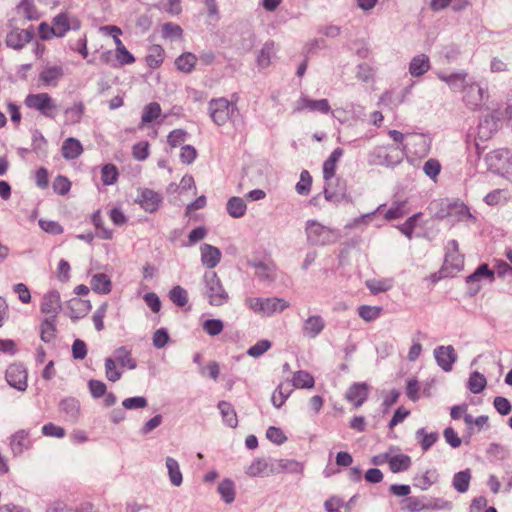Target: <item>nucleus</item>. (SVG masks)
Wrapping results in <instances>:
<instances>
[{
    "label": "nucleus",
    "mask_w": 512,
    "mask_h": 512,
    "mask_svg": "<svg viewBox=\"0 0 512 512\" xmlns=\"http://www.w3.org/2000/svg\"><path fill=\"white\" fill-rule=\"evenodd\" d=\"M313 376L306 371H298L294 374L293 385L296 388H313L314 387Z\"/></svg>",
    "instance_id": "8fccbe9b"
},
{
    "label": "nucleus",
    "mask_w": 512,
    "mask_h": 512,
    "mask_svg": "<svg viewBox=\"0 0 512 512\" xmlns=\"http://www.w3.org/2000/svg\"><path fill=\"white\" fill-rule=\"evenodd\" d=\"M40 310L43 314L50 317H57L61 310V298L57 291L46 293L41 302Z\"/></svg>",
    "instance_id": "f8f14e48"
},
{
    "label": "nucleus",
    "mask_w": 512,
    "mask_h": 512,
    "mask_svg": "<svg viewBox=\"0 0 512 512\" xmlns=\"http://www.w3.org/2000/svg\"><path fill=\"white\" fill-rule=\"evenodd\" d=\"M187 133L182 129H175L168 135L167 141L171 147H177L185 142Z\"/></svg>",
    "instance_id": "0e129e2a"
},
{
    "label": "nucleus",
    "mask_w": 512,
    "mask_h": 512,
    "mask_svg": "<svg viewBox=\"0 0 512 512\" xmlns=\"http://www.w3.org/2000/svg\"><path fill=\"white\" fill-rule=\"evenodd\" d=\"M437 364L444 370L450 371L457 359L454 348L451 345L439 346L434 350Z\"/></svg>",
    "instance_id": "4468645a"
},
{
    "label": "nucleus",
    "mask_w": 512,
    "mask_h": 512,
    "mask_svg": "<svg viewBox=\"0 0 512 512\" xmlns=\"http://www.w3.org/2000/svg\"><path fill=\"white\" fill-rule=\"evenodd\" d=\"M118 169L113 164H106L101 169V180L106 186L113 185L118 180Z\"/></svg>",
    "instance_id": "de8ad7c7"
},
{
    "label": "nucleus",
    "mask_w": 512,
    "mask_h": 512,
    "mask_svg": "<svg viewBox=\"0 0 512 512\" xmlns=\"http://www.w3.org/2000/svg\"><path fill=\"white\" fill-rule=\"evenodd\" d=\"M486 385L487 380L483 374L475 371L470 375L468 380V388L472 393H481L485 389Z\"/></svg>",
    "instance_id": "a18cd8bd"
},
{
    "label": "nucleus",
    "mask_w": 512,
    "mask_h": 512,
    "mask_svg": "<svg viewBox=\"0 0 512 512\" xmlns=\"http://www.w3.org/2000/svg\"><path fill=\"white\" fill-rule=\"evenodd\" d=\"M196 62L197 58L194 54L184 53L176 59L175 64L181 72L190 73L194 69Z\"/></svg>",
    "instance_id": "37998d69"
},
{
    "label": "nucleus",
    "mask_w": 512,
    "mask_h": 512,
    "mask_svg": "<svg viewBox=\"0 0 512 512\" xmlns=\"http://www.w3.org/2000/svg\"><path fill=\"white\" fill-rule=\"evenodd\" d=\"M10 444L14 454H21L30 444L28 433L25 431L16 432L12 436Z\"/></svg>",
    "instance_id": "e433bc0d"
},
{
    "label": "nucleus",
    "mask_w": 512,
    "mask_h": 512,
    "mask_svg": "<svg viewBox=\"0 0 512 512\" xmlns=\"http://www.w3.org/2000/svg\"><path fill=\"white\" fill-rule=\"evenodd\" d=\"M24 104L27 108L38 111L47 118H55L58 110L55 100L46 92L28 94Z\"/></svg>",
    "instance_id": "7ed1b4c3"
},
{
    "label": "nucleus",
    "mask_w": 512,
    "mask_h": 512,
    "mask_svg": "<svg viewBox=\"0 0 512 512\" xmlns=\"http://www.w3.org/2000/svg\"><path fill=\"white\" fill-rule=\"evenodd\" d=\"M470 480L471 474L469 470L460 471L453 477V486L458 492L464 493L469 488Z\"/></svg>",
    "instance_id": "49530a36"
},
{
    "label": "nucleus",
    "mask_w": 512,
    "mask_h": 512,
    "mask_svg": "<svg viewBox=\"0 0 512 512\" xmlns=\"http://www.w3.org/2000/svg\"><path fill=\"white\" fill-rule=\"evenodd\" d=\"M430 69V61L427 55L421 54L415 56L409 65V72L414 77L425 74Z\"/></svg>",
    "instance_id": "b1692460"
},
{
    "label": "nucleus",
    "mask_w": 512,
    "mask_h": 512,
    "mask_svg": "<svg viewBox=\"0 0 512 512\" xmlns=\"http://www.w3.org/2000/svg\"><path fill=\"white\" fill-rule=\"evenodd\" d=\"M161 112L162 109L159 103L151 102L147 104L143 109L140 127H144L156 120L161 115Z\"/></svg>",
    "instance_id": "72a5a7b5"
},
{
    "label": "nucleus",
    "mask_w": 512,
    "mask_h": 512,
    "mask_svg": "<svg viewBox=\"0 0 512 512\" xmlns=\"http://www.w3.org/2000/svg\"><path fill=\"white\" fill-rule=\"evenodd\" d=\"M17 12L27 20H38L40 17L34 0H22L17 5Z\"/></svg>",
    "instance_id": "2f4dec72"
},
{
    "label": "nucleus",
    "mask_w": 512,
    "mask_h": 512,
    "mask_svg": "<svg viewBox=\"0 0 512 512\" xmlns=\"http://www.w3.org/2000/svg\"><path fill=\"white\" fill-rule=\"evenodd\" d=\"M218 492L225 503H232L235 499V485L230 479H224L218 485Z\"/></svg>",
    "instance_id": "c03bdc74"
},
{
    "label": "nucleus",
    "mask_w": 512,
    "mask_h": 512,
    "mask_svg": "<svg viewBox=\"0 0 512 512\" xmlns=\"http://www.w3.org/2000/svg\"><path fill=\"white\" fill-rule=\"evenodd\" d=\"M105 376L111 382H116L122 377V372L117 369L116 361L113 358L105 359Z\"/></svg>",
    "instance_id": "603ef678"
},
{
    "label": "nucleus",
    "mask_w": 512,
    "mask_h": 512,
    "mask_svg": "<svg viewBox=\"0 0 512 512\" xmlns=\"http://www.w3.org/2000/svg\"><path fill=\"white\" fill-rule=\"evenodd\" d=\"M245 303L253 312L264 316H271L289 307V302L278 297H249L245 300Z\"/></svg>",
    "instance_id": "f03ea898"
},
{
    "label": "nucleus",
    "mask_w": 512,
    "mask_h": 512,
    "mask_svg": "<svg viewBox=\"0 0 512 512\" xmlns=\"http://www.w3.org/2000/svg\"><path fill=\"white\" fill-rule=\"evenodd\" d=\"M297 111L309 110L312 112H320L328 114L331 112V107L327 99L313 100L307 97H301L297 101Z\"/></svg>",
    "instance_id": "f3484780"
},
{
    "label": "nucleus",
    "mask_w": 512,
    "mask_h": 512,
    "mask_svg": "<svg viewBox=\"0 0 512 512\" xmlns=\"http://www.w3.org/2000/svg\"><path fill=\"white\" fill-rule=\"evenodd\" d=\"M228 214L233 218H241L246 213V203L244 199L240 197H231L226 205Z\"/></svg>",
    "instance_id": "f704fd0d"
},
{
    "label": "nucleus",
    "mask_w": 512,
    "mask_h": 512,
    "mask_svg": "<svg viewBox=\"0 0 512 512\" xmlns=\"http://www.w3.org/2000/svg\"><path fill=\"white\" fill-rule=\"evenodd\" d=\"M165 58V51L160 45H151L148 48V53L146 55L145 61L148 67L152 69L159 68Z\"/></svg>",
    "instance_id": "393cba45"
},
{
    "label": "nucleus",
    "mask_w": 512,
    "mask_h": 512,
    "mask_svg": "<svg viewBox=\"0 0 512 512\" xmlns=\"http://www.w3.org/2000/svg\"><path fill=\"white\" fill-rule=\"evenodd\" d=\"M464 266V256L459 251V244L456 240L448 241L446 245V254L442 271L445 276H453L462 270Z\"/></svg>",
    "instance_id": "39448f33"
},
{
    "label": "nucleus",
    "mask_w": 512,
    "mask_h": 512,
    "mask_svg": "<svg viewBox=\"0 0 512 512\" xmlns=\"http://www.w3.org/2000/svg\"><path fill=\"white\" fill-rule=\"evenodd\" d=\"M224 328V324L219 319H209L203 323V330L210 336L219 335Z\"/></svg>",
    "instance_id": "4d7b16f0"
},
{
    "label": "nucleus",
    "mask_w": 512,
    "mask_h": 512,
    "mask_svg": "<svg viewBox=\"0 0 512 512\" xmlns=\"http://www.w3.org/2000/svg\"><path fill=\"white\" fill-rule=\"evenodd\" d=\"M88 388L94 398H100L106 394V384L100 380L92 379L88 382Z\"/></svg>",
    "instance_id": "e2e57ef3"
},
{
    "label": "nucleus",
    "mask_w": 512,
    "mask_h": 512,
    "mask_svg": "<svg viewBox=\"0 0 512 512\" xmlns=\"http://www.w3.org/2000/svg\"><path fill=\"white\" fill-rule=\"evenodd\" d=\"M62 75L63 70L60 66H49L40 73L39 78L46 85H55Z\"/></svg>",
    "instance_id": "c9c22d12"
},
{
    "label": "nucleus",
    "mask_w": 512,
    "mask_h": 512,
    "mask_svg": "<svg viewBox=\"0 0 512 512\" xmlns=\"http://www.w3.org/2000/svg\"><path fill=\"white\" fill-rule=\"evenodd\" d=\"M415 436L424 452L429 450L439 439L437 432H427L425 428L418 429Z\"/></svg>",
    "instance_id": "473e14b6"
},
{
    "label": "nucleus",
    "mask_w": 512,
    "mask_h": 512,
    "mask_svg": "<svg viewBox=\"0 0 512 512\" xmlns=\"http://www.w3.org/2000/svg\"><path fill=\"white\" fill-rule=\"evenodd\" d=\"M407 201H395L392 206L384 213V219L392 221L400 219L407 214L406 209Z\"/></svg>",
    "instance_id": "a19ab883"
},
{
    "label": "nucleus",
    "mask_w": 512,
    "mask_h": 512,
    "mask_svg": "<svg viewBox=\"0 0 512 512\" xmlns=\"http://www.w3.org/2000/svg\"><path fill=\"white\" fill-rule=\"evenodd\" d=\"M366 286L372 294L377 295L390 290L393 287V279L384 278L367 280Z\"/></svg>",
    "instance_id": "58836bf2"
},
{
    "label": "nucleus",
    "mask_w": 512,
    "mask_h": 512,
    "mask_svg": "<svg viewBox=\"0 0 512 512\" xmlns=\"http://www.w3.org/2000/svg\"><path fill=\"white\" fill-rule=\"evenodd\" d=\"M438 477L439 475L435 469L426 470L423 474L415 478V486L422 490H427L438 481Z\"/></svg>",
    "instance_id": "ea45409f"
},
{
    "label": "nucleus",
    "mask_w": 512,
    "mask_h": 512,
    "mask_svg": "<svg viewBox=\"0 0 512 512\" xmlns=\"http://www.w3.org/2000/svg\"><path fill=\"white\" fill-rule=\"evenodd\" d=\"M133 157L138 161L145 160L149 155V143L139 142L133 146Z\"/></svg>",
    "instance_id": "338daca9"
},
{
    "label": "nucleus",
    "mask_w": 512,
    "mask_h": 512,
    "mask_svg": "<svg viewBox=\"0 0 512 512\" xmlns=\"http://www.w3.org/2000/svg\"><path fill=\"white\" fill-rule=\"evenodd\" d=\"M400 508L403 512H419L429 509L430 506L424 503L422 498L410 496L400 502Z\"/></svg>",
    "instance_id": "c756f323"
},
{
    "label": "nucleus",
    "mask_w": 512,
    "mask_h": 512,
    "mask_svg": "<svg viewBox=\"0 0 512 512\" xmlns=\"http://www.w3.org/2000/svg\"><path fill=\"white\" fill-rule=\"evenodd\" d=\"M312 177L307 170H303L300 174V180L296 184V191L300 195H308L311 190Z\"/></svg>",
    "instance_id": "864d4df0"
},
{
    "label": "nucleus",
    "mask_w": 512,
    "mask_h": 512,
    "mask_svg": "<svg viewBox=\"0 0 512 512\" xmlns=\"http://www.w3.org/2000/svg\"><path fill=\"white\" fill-rule=\"evenodd\" d=\"M504 201H506V191L502 189H496L485 197V202L491 206L498 205Z\"/></svg>",
    "instance_id": "69168bd1"
},
{
    "label": "nucleus",
    "mask_w": 512,
    "mask_h": 512,
    "mask_svg": "<svg viewBox=\"0 0 512 512\" xmlns=\"http://www.w3.org/2000/svg\"><path fill=\"white\" fill-rule=\"evenodd\" d=\"M38 223L43 231L52 235H59L64 231L62 225L57 221L40 219Z\"/></svg>",
    "instance_id": "6e6d98bb"
},
{
    "label": "nucleus",
    "mask_w": 512,
    "mask_h": 512,
    "mask_svg": "<svg viewBox=\"0 0 512 512\" xmlns=\"http://www.w3.org/2000/svg\"><path fill=\"white\" fill-rule=\"evenodd\" d=\"M382 311L380 306L361 305L357 308L359 317L366 322L375 321L380 317Z\"/></svg>",
    "instance_id": "79ce46f5"
},
{
    "label": "nucleus",
    "mask_w": 512,
    "mask_h": 512,
    "mask_svg": "<svg viewBox=\"0 0 512 512\" xmlns=\"http://www.w3.org/2000/svg\"><path fill=\"white\" fill-rule=\"evenodd\" d=\"M182 28L174 23H166L162 27V34L164 38L178 39L182 36Z\"/></svg>",
    "instance_id": "680f3d73"
},
{
    "label": "nucleus",
    "mask_w": 512,
    "mask_h": 512,
    "mask_svg": "<svg viewBox=\"0 0 512 512\" xmlns=\"http://www.w3.org/2000/svg\"><path fill=\"white\" fill-rule=\"evenodd\" d=\"M271 347V342L268 340H260L253 346H251L247 353L249 356L257 358L268 351Z\"/></svg>",
    "instance_id": "052dcab7"
},
{
    "label": "nucleus",
    "mask_w": 512,
    "mask_h": 512,
    "mask_svg": "<svg viewBox=\"0 0 512 512\" xmlns=\"http://www.w3.org/2000/svg\"><path fill=\"white\" fill-rule=\"evenodd\" d=\"M412 160L425 157L430 151V141L424 134H407V141L402 147H397Z\"/></svg>",
    "instance_id": "20e7f679"
},
{
    "label": "nucleus",
    "mask_w": 512,
    "mask_h": 512,
    "mask_svg": "<svg viewBox=\"0 0 512 512\" xmlns=\"http://www.w3.org/2000/svg\"><path fill=\"white\" fill-rule=\"evenodd\" d=\"M163 197L160 193L149 189V188H140L138 190L136 202L143 208L146 212L153 213L157 211L162 204Z\"/></svg>",
    "instance_id": "9d476101"
},
{
    "label": "nucleus",
    "mask_w": 512,
    "mask_h": 512,
    "mask_svg": "<svg viewBox=\"0 0 512 512\" xmlns=\"http://www.w3.org/2000/svg\"><path fill=\"white\" fill-rule=\"evenodd\" d=\"M291 393V389H289L288 385L286 386L284 383L278 385L276 390L273 392L271 397V402L276 408H280Z\"/></svg>",
    "instance_id": "09e8293b"
},
{
    "label": "nucleus",
    "mask_w": 512,
    "mask_h": 512,
    "mask_svg": "<svg viewBox=\"0 0 512 512\" xmlns=\"http://www.w3.org/2000/svg\"><path fill=\"white\" fill-rule=\"evenodd\" d=\"M32 38V29L14 28L6 35L5 43L14 50H21Z\"/></svg>",
    "instance_id": "9b49d317"
},
{
    "label": "nucleus",
    "mask_w": 512,
    "mask_h": 512,
    "mask_svg": "<svg viewBox=\"0 0 512 512\" xmlns=\"http://www.w3.org/2000/svg\"><path fill=\"white\" fill-rule=\"evenodd\" d=\"M441 81L445 82L451 90L461 91L470 83L467 82V73H453L450 75L438 74Z\"/></svg>",
    "instance_id": "aec40b11"
},
{
    "label": "nucleus",
    "mask_w": 512,
    "mask_h": 512,
    "mask_svg": "<svg viewBox=\"0 0 512 512\" xmlns=\"http://www.w3.org/2000/svg\"><path fill=\"white\" fill-rule=\"evenodd\" d=\"M169 295L171 301L179 307H183L188 303V293L179 285L173 287Z\"/></svg>",
    "instance_id": "3c124183"
},
{
    "label": "nucleus",
    "mask_w": 512,
    "mask_h": 512,
    "mask_svg": "<svg viewBox=\"0 0 512 512\" xmlns=\"http://www.w3.org/2000/svg\"><path fill=\"white\" fill-rule=\"evenodd\" d=\"M234 109V105L226 98L212 99L209 103L210 116L217 125L226 124L232 116Z\"/></svg>",
    "instance_id": "423d86ee"
},
{
    "label": "nucleus",
    "mask_w": 512,
    "mask_h": 512,
    "mask_svg": "<svg viewBox=\"0 0 512 512\" xmlns=\"http://www.w3.org/2000/svg\"><path fill=\"white\" fill-rule=\"evenodd\" d=\"M204 294L211 306H222L229 301V294L225 290L220 278L214 271L204 274Z\"/></svg>",
    "instance_id": "f257e3e1"
},
{
    "label": "nucleus",
    "mask_w": 512,
    "mask_h": 512,
    "mask_svg": "<svg viewBox=\"0 0 512 512\" xmlns=\"http://www.w3.org/2000/svg\"><path fill=\"white\" fill-rule=\"evenodd\" d=\"M201 263L208 269L215 268L221 261V251L210 244L204 243L200 246Z\"/></svg>",
    "instance_id": "2eb2a0df"
},
{
    "label": "nucleus",
    "mask_w": 512,
    "mask_h": 512,
    "mask_svg": "<svg viewBox=\"0 0 512 512\" xmlns=\"http://www.w3.org/2000/svg\"><path fill=\"white\" fill-rule=\"evenodd\" d=\"M115 361H117L122 368L133 370L137 367L136 360L132 357V352L126 346H121L114 351Z\"/></svg>",
    "instance_id": "a878e982"
},
{
    "label": "nucleus",
    "mask_w": 512,
    "mask_h": 512,
    "mask_svg": "<svg viewBox=\"0 0 512 512\" xmlns=\"http://www.w3.org/2000/svg\"><path fill=\"white\" fill-rule=\"evenodd\" d=\"M71 181L63 175H58L53 181V190L59 195H66L71 189Z\"/></svg>",
    "instance_id": "5fc2aeb1"
},
{
    "label": "nucleus",
    "mask_w": 512,
    "mask_h": 512,
    "mask_svg": "<svg viewBox=\"0 0 512 512\" xmlns=\"http://www.w3.org/2000/svg\"><path fill=\"white\" fill-rule=\"evenodd\" d=\"M61 151L62 156L65 159L72 160L78 158L82 154L83 147L79 140L70 137L63 142Z\"/></svg>",
    "instance_id": "5701e85b"
},
{
    "label": "nucleus",
    "mask_w": 512,
    "mask_h": 512,
    "mask_svg": "<svg viewBox=\"0 0 512 512\" xmlns=\"http://www.w3.org/2000/svg\"><path fill=\"white\" fill-rule=\"evenodd\" d=\"M84 112V105L81 102L75 103L72 107L67 108L65 114L69 122L74 124L80 122Z\"/></svg>",
    "instance_id": "13d9d810"
},
{
    "label": "nucleus",
    "mask_w": 512,
    "mask_h": 512,
    "mask_svg": "<svg viewBox=\"0 0 512 512\" xmlns=\"http://www.w3.org/2000/svg\"><path fill=\"white\" fill-rule=\"evenodd\" d=\"M483 95V89L477 83L471 82L463 90V101L474 110L482 105Z\"/></svg>",
    "instance_id": "ddd939ff"
},
{
    "label": "nucleus",
    "mask_w": 512,
    "mask_h": 512,
    "mask_svg": "<svg viewBox=\"0 0 512 512\" xmlns=\"http://www.w3.org/2000/svg\"><path fill=\"white\" fill-rule=\"evenodd\" d=\"M166 468L171 484L176 487L180 486L183 481V476L178 461L172 457H167Z\"/></svg>",
    "instance_id": "7c9ffc66"
},
{
    "label": "nucleus",
    "mask_w": 512,
    "mask_h": 512,
    "mask_svg": "<svg viewBox=\"0 0 512 512\" xmlns=\"http://www.w3.org/2000/svg\"><path fill=\"white\" fill-rule=\"evenodd\" d=\"M325 328V321L319 315L309 316L303 323L302 332L303 335L314 339L316 338Z\"/></svg>",
    "instance_id": "a211bd4d"
},
{
    "label": "nucleus",
    "mask_w": 512,
    "mask_h": 512,
    "mask_svg": "<svg viewBox=\"0 0 512 512\" xmlns=\"http://www.w3.org/2000/svg\"><path fill=\"white\" fill-rule=\"evenodd\" d=\"M7 383L18 391H25L28 384L27 369L20 363H12L5 372Z\"/></svg>",
    "instance_id": "6e6552de"
},
{
    "label": "nucleus",
    "mask_w": 512,
    "mask_h": 512,
    "mask_svg": "<svg viewBox=\"0 0 512 512\" xmlns=\"http://www.w3.org/2000/svg\"><path fill=\"white\" fill-rule=\"evenodd\" d=\"M275 43L266 42L257 56V64L260 68H267L271 64V58L274 55Z\"/></svg>",
    "instance_id": "4c0bfd02"
},
{
    "label": "nucleus",
    "mask_w": 512,
    "mask_h": 512,
    "mask_svg": "<svg viewBox=\"0 0 512 512\" xmlns=\"http://www.w3.org/2000/svg\"><path fill=\"white\" fill-rule=\"evenodd\" d=\"M369 387L365 383H355L351 385L345 395L348 402L353 404L354 407H360L367 399Z\"/></svg>",
    "instance_id": "dca6fc26"
},
{
    "label": "nucleus",
    "mask_w": 512,
    "mask_h": 512,
    "mask_svg": "<svg viewBox=\"0 0 512 512\" xmlns=\"http://www.w3.org/2000/svg\"><path fill=\"white\" fill-rule=\"evenodd\" d=\"M91 289L99 294H108L112 289L110 277L105 273H96L90 281Z\"/></svg>",
    "instance_id": "412c9836"
},
{
    "label": "nucleus",
    "mask_w": 512,
    "mask_h": 512,
    "mask_svg": "<svg viewBox=\"0 0 512 512\" xmlns=\"http://www.w3.org/2000/svg\"><path fill=\"white\" fill-rule=\"evenodd\" d=\"M218 408L220 410L223 422L227 426L235 428L238 424V419L234 407L229 402L220 401L218 403Z\"/></svg>",
    "instance_id": "c85d7f7f"
},
{
    "label": "nucleus",
    "mask_w": 512,
    "mask_h": 512,
    "mask_svg": "<svg viewBox=\"0 0 512 512\" xmlns=\"http://www.w3.org/2000/svg\"><path fill=\"white\" fill-rule=\"evenodd\" d=\"M52 24L56 28L57 37H63L68 31L78 30L81 27L80 19L68 11L57 14L52 19Z\"/></svg>",
    "instance_id": "1a4fd4ad"
},
{
    "label": "nucleus",
    "mask_w": 512,
    "mask_h": 512,
    "mask_svg": "<svg viewBox=\"0 0 512 512\" xmlns=\"http://www.w3.org/2000/svg\"><path fill=\"white\" fill-rule=\"evenodd\" d=\"M38 33L39 37L43 40H49L53 37H57V31L55 26L53 24L49 25L46 22H42L39 24Z\"/></svg>",
    "instance_id": "774afa93"
},
{
    "label": "nucleus",
    "mask_w": 512,
    "mask_h": 512,
    "mask_svg": "<svg viewBox=\"0 0 512 512\" xmlns=\"http://www.w3.org/2000/svg\"><path fill=\"white\" fill-rule=\"evenodd\" d=\"M494 279V271L489 268L488 264L483 263L467 277L466 283L470 293L475 295L481 290L483 281L493 282Z\"/></svg>",
    "instance_id": "0eeeda50"
},
{
    "label": "nucleus",
    "mask_w": 512,
    "mask_h": 512,
    "mask_svg": "<svg viewBox=\"0 0 512 512\" xmlns=\"http://www.w3.org/2000/svg\"><path fill=\"white\" fill-rule=\"evenodd\" d=\"M57 317L46 316L40 325V337L44 342H51L56 337Z\"/></svg>",
    "instance_id": "bb28decb"
},
{
    "label": "nucleus",
    "mask_w": 512,
    "mask_h": 512,
    "mask_svg": "<svg viewBox=\"0 0 512 512\" xmlns=\"http://www.w3.org/2000/svg\"><path fill=\"white\" fill-rule=\"evenodd\" d=\"M422 216V213H416L409 217L400 227V231L411 239L414 229L416 227L418 219Z\"/></svg>",
    "instance_id": "bf43d9fd"
},
{
    "label": "nucleus",
    "mask_w": 512,
    "mask_h": 512,
    "mask_svg": "<svg viewBox=\"0 0 512 512\" xmlns=\"http://www.w3.org/2000/svg\"><path fill=\"white\" fill-rule=\"evenodd\" d=\"M385 458L387 459L389 468L393 473L408 470L412 463L411 457L406 454H398L391 457L388 454H385Z\"/></svg>",
    "instance_id": "4be33fe9"
},
{
    "label": "nucleus",
    "mask_w": 512,
    "mask_h": 512,
    "mask_svg": "<svg viewBox=\"0 0 512 512\" xmlns=\"http://www.w3.org/2000/svg\"><path fill=\"white\" fill-rule=\"evenodd\" d=\"M92 308L89 300L74 297L68 302V310L71 319L76 320L86 316Z\"/></svg>",
    "instance_id": "6ab92c4d"
},
{
    "label": "nucleus",
    "mask_w": 512,
    "mask_h": 512,
    "mask_svg": "<svg viewBox=\"0 0 512 512\" xmlns=\"http://www.w3.org/2000/svg\"><path fill=\"white\" fill-rule=\"evenodd\" d=\"M272 472V468L265 459L257 458L246 468V474L250 477L266 476Z\"/></svg>",
    "instance_id": "cd10ccee"
}]
</instances>
